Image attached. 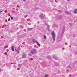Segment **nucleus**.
<instances>
[{
	"label": "nucleus",
	"instance_id": "1",
	"mask_svg": "<svg viewBox=\"0 0 77 77\" xmlns=\"http://www.w3.org/2000/svg\"><path fill=\"white\" fill-rule=\"evenodd\" d=\"M30 53L29 54H28V56H31L32 54H35L37 53V50H36V49L33 48L32 49V50L30 51Z\"/></svg>",
	"mask_w": 77,
	"mask_h": 77
},
{
	"label": "nucleus",
	"instance_id": "2",
	"mask_svg": "<svg viewBox=\"0 0 77 77\" xmlns=\"http://www.w3.org/2000/svg\"><path fill=\"white\" fill-rule=\"evenodd\" d=\"M51 35L52 36V38L53 39L54 41H55V33H54V31H52L51 33Z\"/></svg>",
	"mask_w": 77,
	"mask_h": 77
},
{
	"label": "nucleus",
	"instance_id": "3",
	"mask_svg": "<svg viewBox=\"0 0 77 77\" xmlns=\"http://www.w3.org/2000/svg\"><path fill=\"white\" fill-rule=\"evenodd\" d=\"M45 17V14H42L40 15V18H41V19H44Z\"/></svg>",
	"mask_w": 77,
	"mask_h": 77
},
{
	"label": "nucleus",
	"instance_id": "4",
	"mask_svg": "<svg viewBox=\"0 0 77 77\" xmlns=\"http://www.w3.org/2000/svg\"><path fill=\"white\" fill-rule=\"evenodd\" d=\"M20 48H18L17 49H15L16 51L17 52V54H18L20 53V52H19V50H20Z\"/></svg>",
	"mask_w": 77,
	"mask_h": 77
},
{
	"label": "nucleus",
	"instance_id": "5",
	"mask_svg": "<svg viewBox=\"0 0 77 77\" xmlns=\"http://www.w3.org/2000/svg\"><path fill=\"white\" fill-rule=\"evenodd\" d=\"M53 59H54L55 60H57V58L56 57V55H53Z\"/></svg>",
	"mask_w": 77,
	"mask_h": 77
},
{
	"label": "nucleus",
	"instance_id": "6",
	"mask_svg": "<svg viewBox=\"0 0 77 77\" xmlns=\"http://www.w3.org/2000/svg\"><path fill=\"white\" fill-rule=\"evenodd\" d=\"M26 54H23V55H22V57L23 58H26Z\"/></svg>",
	"mask_w": 77,
	"mask_h": 77
},
{
	"label": "nucleus",
	"instance_id": "7",
	"mask_svg": "<svg viewBox=\"0 0 77 77\" xmlns=\"http://www.w3.org/2000/svg\"><path fill=\"white\" fill-rule=\"evenodd\" d=\"M47 26H48V27H47V29H48V31H49V30H50V27H49L50 26V25H47V24H45Z\"/></svg>",
	"mask_w": 77,
	"mask_h": 77
},
{
	"label": "nucleus",
	"instance_id": "8",
	"mask_svg": "<svg viewBox=\"0 0 77 77\" xmlns=\"http://www.w3.org/2000/svg\"><path fill=\"white\" fill-rule=\"evenodd\" d=\"M32 42L33 43H36V42H38V41H36L35 39H33L32 40Z\"/></svg>",
	"mask_w": 77,
	"mask_h": 77
},
{
	"label": "nucleus",
	"instance_id": "9",
	"mask_svg": "<svg viewBox=\"0 0 77 77\" xmlns=\"http://www.w3.org/2000/svg\"><path fill=\"white\" fill-rule=\"evenodd\" d=\"M32 29H33V28H28L27 29L28 31H29V32H30V31H31V30H32Z\"/></svg>",
	"mask_w": 77,
	"mask_h": 77
},
{
	"label": "nucleus",
	"instance_id": "10",
	"mask_svg": "<svg viewBox=\"0 0 77 77\" xmlns=\"http://www.w3.org/2000/svg\"><path fill=\"white\" fill-rule=\"evenodd\" d=\"M36 42L37 45H38V47H41V45H40V44L38 43V42Z\"/></svg>",
	"mask_w": 77,
	"mask_h": 77
},
{
	"label": "nucleus",
	"instance_id": "11",
	"mask_svg": "<svg viewBox=\"0 0 77 77\" xmlns=\"http://www.w3.org/2000/svg\"><path fill=\"white\" fill-rule=\"evenodd\" d=\"M74 14H76L77 13V9H75V10L74 11Z\"/></svg>",
	"mask_w": 77,
	"mask_h": 77
},
{
	"label": "nucleus",
	"instance_id": "12",
	"mask_svg": "<svg viewBox=\"0 0 77 77\" xmlns=\"http://www.w3.org/2000/svg\"><path fill=\"white\" fill-rule=\"evenodd\" d=\"M11 48V50H12V51H14V46H12Z\"/></svg>",
	"mask_w": 77,
	"mask_h": 77
},
{
	"label": "nucleus",
	"instance_id": "13",
	"mask_svg": "<svg viewBox=\"0 0 77 77\" xmlns=\"http://www.w3.org/2000/svg\"><path fill=\"white\" fill-rule=\"evenodd\" d=\"M66 14H68V15H70V13L68 11H66Z\"/></svg>",
	"mask_w": 77,
	"mask_h": 77
},
{
	"label": "nucleus",
	"instance_id": "14",
	"mask_svg": "<svg viewBox=\"0 0 77 77\" xmlns=\"http://www.w3.org/2000/svg\"><path fill=\"white\" fill-rule=\"evenodd\" d=\"M73 53L75 55L77 54V52H75V51H74L73 52Z\"/></svg>",
	"mask_w": 77,
	"mask_h": 77
},
{
	"label": "nucleus",
	"instance_id": "15",
	"mask_svg": "<svg viewBox=\"0 0 77 77\" xmlns=\"http://www.w3.org/2000/svg\"><path fill=\"white\" fill-rule=\"evenodd\" d=\"M43 38L44 39H46V36H45V35H44Z\"/></svg>",
	"mask_w": 77,
	"mask_h": 77
},
{
	"label": "nucleus",
	"instance_id": "16",
	"mask_svg": "<svg viewBox=\"0 0 77 77\" xmlns=\"http://www.w3.org/2000/svg\"><path fill=\"white\" fill-rule=\"evenodd\" d=\"M27 17H28V15H25L24 16L25 18H26Z\"/></svg>",
	"mask_w": 77,
	"mask_h": 77
},
{
	"label": "nucleus",
	"instance_id": "17",
	"mask_svg": "<svg viewBox=\"0 0 77 77\" xmlns=\"http://www.w3.org/2000/svg\"><path fill=\"white\" fill-rule=\"evenodd\" d=\"M18 66H19V67H21V64H19Z\"/></svg>",
	"mask_w": 77,
	"mask_h": 77
},
{
	"label": "nucleus",
	"instance_id": "18",
	"mask_svg": "<svg viewBox=\"0 0 77 77\" xmlns=\"http://www.w3.org/2000/svg\"><path fill=\"white\" fill-rule=\"evenodd\" d=\"M45 77H48V75H45Z\"/></svg>",
	"mask_w": 77,
	"mask_h": 77
},
{
	"label": "nucleus",
	"instance_id": "19",
	"mask_svg": "<svg viewBox=\"0 0 77 77\" xmlns=\"http://www.w3.org/2000/svg\"><path fill=\"white\" fill-rule=\"evenodd\" d=\"M59 19L60 20V19H62V16H60V17H59Z\"/></svg>",
	"mask_w": 77,
	"mask_h": 77
},
{
	"label": "nucleus",
	"instance_id": "20",
	"mask_svg": "<svg viewBox=\"0 0 77 77\" xmlns=\"http://www.w3.org/2000/svg\"><path fill=\"white\" fill-rule=\"evenodd\" d=\"M11 20H13V17H11Z\"/></svg>",
	"mask_w": 77,
	"mask_h": 77
},
{
	"label": "nucleus",
	"instance_id": "21",
	"mask_svg": "<svg viewBox=\"0 0 77 77\" xmlns=\"http://www.w3.org/2000/svg\"><path fill=\"white\" fill-rule=\"evenodd\" d=\"M11 20V19L10 18H8V21H10Z\"/></svg>",
	"mask_w": 77,
	"mask_h": 77
},
{
	"label": "nucleus",
	"instance_id": "22",
	"mask_svg": "<svg viewBox=\"0 0 77 77\" xmlns=\"http://www.w3.org/2000/svg\"><path fill=\"white\" fill-rule=\"evenodd\" d=\"M1 71H2V69L0 68V72H1Z\"/></svg>",
	"mask_w": 77,
	"mask_h": 77
},
{
	"label": "nucleus",
	"instance_id": "23",
	"mask_svg": "<svg viewBox=\"0 0 77 77\" xmlns=\"http://www.w3.org/2000/svg\"><path fill=\"white\" fill-rule=\"evenodd\" d=\"M20 27H21V28H22V29H23V27L22 26H20Z\"/></svg>",
	"mask_w": 77,
	"mask_h": 77
},
{
	"label": "nucleus",
	"instance_id": "24",
	"mask_svg": "<svg viewBox=\"0 0 77 77\" xmlns=\"http://www.w3.org/2000/svg\"><path fill=\"white\" fill-rule=\"evenodd\" d=\"M2 11H0V13H2Z\"/></svg>",
	"mask_w": 77,
	"mask_h": 77
},
{
	"label": "nucleus",
	"instance_id": "25",
	"mask_svg": "<svg viewBox=\"0 0 77 77\" xmlns=\"http://www.w3.org/2000/svg\"><path fill=\"white\" fill-rule=\"evenodd\" d=\"M39 21H38V24H39Z\"/></svg>",
	"mask_w": 77,
	"mask_h": 77
},
{
	"label": "nucleus",
	"instance_id": "26",
	"mask_svg": "<svg viewBox=\"0 0 77 77\" xmlns=\"http://www.w3.org/2000/svg\"><path fill=\"white\" fill-rule=\"evenodd\" d=\"M14 32V31H11V32L12 33H13V32Z\"/></svg>",
	"mask_w": 77,
	"mask_h": 77
},
{
	"label": "nucleus",
	"instance_id": "27",
	"mask_svg": "<svg viewBox=\"0 0 77 77\" xmlns=\"http://www.w3.org/2000/svg\"><path fill=\"white\" fill-rule=\"evenodd\" d=\"M35 9H38V8H36Z\"/></svg>",
	"mask_w": 77,
	"mask_h": 77
},
{
	"label": "nucleus",
	"instance_id": "28",
	"mask_svg": "<svg viewBox=\"0 0 77 77\" xmlns=\"http://www.w3.org/2000/svg\"><path fill=\"white\" fill-rule=\"evenodd\" d=\"M69 0H67V2H69Z\"/></svg>",
	"mask_w": 77,
	"mask_h": 77
},
{
	"label": "nucleus",
	"instance_id": "29",
	"mask_svg": "<svg viewBox=\"0 0 77 77\" xmlns=\"http://www.w3.org/2000/svg\"><path fill=\"white\" fill-rule=\"evenodd\" d=\"M23 1H26V0H23Z\"/></svg>",
	"mask_w": 77,
	"mask_h": 77
},
{
	"label": "nucleus",
	"instance_id": "30",
	"mask_svg": "<svg viewBox=\"0 0 77 77\" xmlns=\"http://www.w3.org/2000/svg\"><path fill=\"white\" fill-rule=\"evenodd\" d=\"M76 62H75V63H76Z\"/></svg>",
	"mask_w": 77,
	"mask_h": 77
}]
</instances>
